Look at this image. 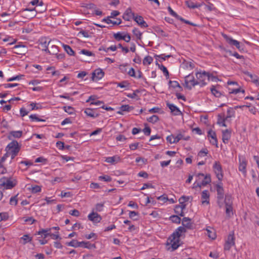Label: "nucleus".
Listing matches in <instances>:
<instances>
[{
	"instance_id": "30",
	"label": "nucleus",
	"mask_w": 259,
	"mask_h": 259,
	"mask_svg": "<svg viewBox=\"0 0 259 259\" xmlns=\"http://www.w3.org/2000/svg\"><path fill=\"white\" fill-rule=\"evenodd\" d=\"M14 48L17 49L16 53L18 54H24L26 51L25 46L23 45H16L14 47Z\"/></svg>"
},
{
	"instance_id": "26",
	"label": "nucleus",
	"mask_w": 259,
	"mask_h": 259,
	"mask_svg": "<svg viewBox=\"0 0 259 259\" xmlns=\"http://www.w3.org/2000/svg\"><path fill=\"white\" fill-rule=\"evenodd\" d=\"M230 137V132L228 130L223 131L222 140L224 143H227Z\"/></svg>"
},
{
	"instance_id": "22",
	"label": "nucleus",
	"mask_w": 259,
	"mask_h": 259,
	"mask_svg": "<svg viewBox=\"0 0 259 259\" xmlns=\"http://www.w3.org/2000/svg\"><path fill=\"white\" fill-rule=\"evenodd\" d=\"M23 132L21 131H11L9 133V135L8 136L9 140H12V137L14 138H20L22 136Z\"/></svg>"
},
{
	"instance_id": "35",
	"label": "nucleus",
	"mask_w": 259,
	"mask_h": 259,
	"mask_svg": "<svg viewBox=\"0 0 259 259\" xmlns=\"http://www.w3.org/2000/svg\"><path fill=\"white\" fill-rule=\"evenodd\" d=\"M153 61V59L152 57L150 56H147L144 58L143 61V64L144 65H150L151 64Z\"/></svg>"
},
{
	"instance_id": "38",
	"label": "nucleus",
	"mask_w": 259,
	"mask_h": 259,
	"mask_svg": "<svg viewBox=\"0 0 259 259\" xmlns=\"http://www.w3.org/2000/svg\"><path fill=\"white\" fill-rule=\"evenodd\" d=\"M210 91L211 93L216 97H220L221 96V93L213 85L211 87Z\"/></svg>"
},
{
	"instance_id": "45",
	"label": "nucleus",
	"mask_w": 259,
	"mask_h": 259,
	"mask_svg": "<svg viewBox=\"0 0 259 259\" xmlns=\"http://www.w3.org/2000/svg\"><path fill=\"white\" fill-rule=\"evenodd\" d=\"M159 120V117L157 115H153L147 119L149 122L153 123H156Z\"/></svg>"
},
{
	"instance_id": "39",
	"label": "nucleus",
	"mask_w": 259,
	"mask_h": 259,
	"mask_svg": "<svg viewBox=\"0 0 259 259\" xmlns=\"http://www.w3.org/2000/svg\"><path fill=\"white\" fill-rule=\"evenodd\" d=\"M225 203L226 205H232V198L230 195H226Z\"/></svg>"
},
{
	"instance_id": "1",
	"label": "nucleus",
	"mask_w": 259,
	"mask_h": 259,
	"mask_svg": "<svg viewBox=\"0 0 259 259\" xmlns=\"http://www.w3.org/2000/svg\"><path fill=\"white\" fill-rule=\"evenodd\" d=\"M187 229L183 226L178 228L176 231L172 233L171 236L167 239V244L171 245L172 251L177 249L180 246V237L182 233L186 232Z\"/></svg>"
},
{
	"instance_id": "10",
	"label": "nucleus",
	"mask_w": 259,
	"mask_h": 259,
	"mask_svg": "<svg viewBox=\"0 0 259 259\" xmlns=\"http://www.w3.org/2000/svg\"><path fill=\"white\" fill-rule=\"evenodd\" d=\"M104 75V72L102 69L98 68L95 70L92 73V80L97 81L101 79Z\"/></svg>"
},
{
	"instance_id": "36",
	"label": "nucleus",
	"mask_w": 259,
	"mask_h": 259,
	"mask_svg": "<svg viewBox=\"0 0 259 259\" xmlns=\"http://www.w3.org/2000/svg\"><path fill=\"white\" fill-rule=\"evenodd\" d=\"M20 239L23 241L22 244H25L27 242H30L32 241V238L31 237H29L28 235H24L21 237Z\"/></svg>"
},
{
	"instance_id": "43",
	"label": "nucleus",
	"mask_w": 259,
	"mask_h": 259,
	"mask_svg": "<svg viewBox=\"0 0 259 259\" xmlns=\"http://www.w3.org/2000/svg\"><path fill=\"white\" fill-rule=\"evenodd\" d=\"M114 38L117 41H119L120 40H123L124 35H122V33L119 32L116 33H114L113 34Z\"/></svg>"
},
{
	"instance_id": "6",
	"label": "nucleus",
	"mask_w": 259,
	"mask_h": 259,
	"mask_svg": "<svg viewBox=\"0 0 259 259\" xmlns=\"http://www.w3.org/2000/svg\"><path fill=\"white\" fill-rule=\"evenodd\" d=\"M21 146L19 145L18 142L16 140H13L6 147L5 150L7 152H12L14 150H16L17 153L20 150Z\"/></svg>"
},
{
	"instance_id": "15",
	"label": "nucleus",
	"mask_w": 259,
	"mask_h": 259,
	"mask_svg": "<svg viewBox=\"0 0 259 259\" xmlns=\"http://www.w3.org/2000/svg\"><path fill=\"white\" fill-rule=\"evenodd\" d=\"M223 36L228 44L232 46H235L239 50L240 49V42L238 41L233 39L226 34H223Z\"/></svg>"
},
{
	"instance_id": "23",
	"label": "nucleus",
	"mask_w": 259,
	"mask_h": 259,
	"mask_svg": "<svg viewBox=\"0 0 259 259\" xmlns=\"http://www.w3.org/2000/svg\"><path fill=\"white\" fill-rule=\"evenodd\" d=\"M84 113L87 114V116L96 118L99 116V114L96 112L93 109L91 108H87L84 110Z\"/></svg>"
},
{
	"instance_id": "55",
	"label": "nucleus",
	"mask_w": 259,
	"mask_h": 259,
	"mask_svg": "<svg viewBox=\"0 0 259 259\" xmlns=\"http://www.w3.org/2000/svg\"><path fill=\"white\" fill-rule=\"evenodd\" d=\"M51 229H47V230H45V229H42L41 230H40L38 232H37V234H44V238H46L48 235H50L49 233H47V232L51 230Z\"/></svg>"
},
{
	"instance_id": "28",
	"label": "nucleus",
	"mask_w": 259,
	"mask_h": 259,
	"mask_svg": "<svg viewBox=\"0 0 259 259\" xmlns=\"http://www.w3.org/2000/svg\"><path fill=\"white\" fill-rule=\"evenodd\" d=\"M23 12L24 11H28L31 12L30 14H28L27 15V17L29 19L33 18L35 17L36 15V11L35 10V8L33 9H29V8H26L23 10H22Z\"/></svg>"
},
{
	"instance_id": "58",
	"label": "nucleus",
	"mask_w": 259,
	"mask_h": 259,
	"mask_svg": "<svg viewBox=\"0 0 259 259\" xmlns=\"http://www.w3.org/2000/svg\"><path fill=\"white\" fill-rule=\"evenodd\" d=\"M99 179L100 180H104L106 182H110L111 181V177L107 175L100 176L99 177Z\"/></svg>"
},
{
	"instance_id": "19",
	"label": "nucleus",
	"mask_w": 259,
	"mask_h": 259,
	"mask_svg": "<svg viewBox=\"0 0 259 259\" xmlns=\"http://www.w3.org/2000/svg\"><path fill=\"white\" fill-rule=\"evenodd\" d=\"M239 170L241 171L243 174H246V167L247 165V162L245 158L242 157L241 158L239 157Z\"/></svg>"
},
{
	"instance_id": "34",
	"label": "nucleus",
	"mask_w": 259,
	"mask_h": 259,
	"mask_svg": "<svg viewBox=\"0 0 259 259\" xmlns=\"http://www.w3.org/2000/svg\"><path fill=\"white\" fill-rule=\"evenodd\" d=\"M68 246H72L74 247H80V243L76 240H72L69 242L66 243Z\"/></svg>"
},
{
	"instance_id": "11",
	"label": "nucleus",
	"mask_w": 259,
	"mask_h": 259,
	"mask_svg": "<svg viewBox=\"0 0 259 259\" xmlns=\"http://www.w3.org/2000/svg\"><path fill=\"white\" fill-rule=\"evenodd\" d=\"M51 40L48 41L46 38H42L39 40V48L45 52L49 51V47Z\"/></svg>"
},
{
	"instance_id": "37",
	"label": "nucleus",
	"mask_w": 259,
	"mask_h": 259,
	"mask_svg": "<svg viewBox=\"0 0 259 259\" xmlns=\"http://www.w3.org/2000/svg\"><path fill=\"white\" fill-rule=\"evenodd\" d=\"M211 182V178L210 175H206L204 178V180L201 182L202 186H206Z\"/></svg>"
},
{
	"instance_id": "46",
	"label": "nucleus",
	"mask_w": 259,
	"mask_h": 259,
	"mask_svg": "<svg viewBox=\"0 0 259 259\" xmlns=\"http://www.w3.org/2000/svg\"><path fill=\"white\" fill-rule=\"evenodd\" d=\"M229 93L230 94H237L238 93H239V92H242L243 93H244L245 92V91L244 90H241V89L239 88H237V89H229Z\"/></svg>"
},
{
	"instance_id": "48",
	"label": "nucleus",
	"mask_w": 259,
	"mask_h": 259,
	"mask_svg": "<svg viewBox=\"0 0 259 259\" xmlns=\"http://www.w3.org/2000/svg\"><path fill=\"white\" fill-rule=\"evenodd\" d=\"M159 68L163 71V73L167 78L169 77V73L167 68L163 65H158Z\"/></svg>"
},
{
	"instance_id": "29",
	"label": "nucleus",
	"mask_w": 259,
	"mask_h": 259,
	"mask_svg": "<svg viewBox=\"0 0 259 259\" xmlns=\"http://www.w3.org/2000/svg\"><path fill=\"white\" fill-rule=\"evenodd\" d=\"M110 18V17H107L106 18L103 19V21L106 22L107 24L112 23L114 25H119L121 23L120 19H117L116 21H112Z\"/></svg>"
},
{
	"instance_id": "2",
	"label": "nucleus",
	"mask_w": 259,
	"mask_h": 259,
	"mask_svg": "<svg viewBox=\"0 0 259 259\" xmlns=\"http://www.w3.org/2000/svg\"><path fill=\"white\" fill-rule=\"evenodd\" d=\"M198 84L201 87L204 86L207 84L206 81H209L210 78V74L206 71L198 72L196 73Z\"/></svg>"
},
{
	"instance_id": "40",
	"label": "nucleus",
	"mask_w": 259,
	"mask_h": 259,
	"mask_svg": "<svg viewBox=\"0 0 259 259\" xmlns=\"http://www.w3.org/2000/svg\"><path fill=\"white\" fill-rule=\"evenodd\" d=\"M170 220L172 222L176 224H180L181 221L180 217H179L178 215H171L170 217Z\"/></svg>"
},
{
	"instance_id": "31",
	"label": "nucleus",
	"mask_w": 259,
	"mask_h": 259,
	"mask_svg": "<svg viewBox=\"0 0 259 259\" xmlns=\"http://www.w3.org/2000/svg\"><path fill=\"white\" fill-rule=\"evenodd\" d=\"M105 161L108 163H116L120 161V157L117 156L109 157L106 158Z\"/></svg>"
},
{
	"instance_id": "14",
	"label": "nucleus",
	"mask_w": 259,
	"mask_h": 259,
	"mask_svg": "<svg viewBox=\"0 0 259 259\" xmlns=\"http://www.w3.org/2000/svg\"><path fill=\"white\" fill-rule=\"evenodd\" d=\"M183 226L187 229L192 230L194 228V224L191 222V219L188 217H184L182 220Z\"/></svg>"
},
{
	"instance_id": "17",
	"label": "nucleus",
	"mask_w": 259,
	"mask_h": 259,
	"mask_svg": "<svg viewBox=\"0 0 259 259\" xmlns=\"http://www.w3.org/2000/svg\"><path fill=\"white\" fill-rule=\"evenodd\" d=\"M166 106L170 110V112L173 115H179L181 114V112L179 109L174 104H171L168 102H166Z\"/></svg>"
},
{
	"instance_id": "16",
	"label": "nucleus",
	"mask_w": 259,
	"mask_h": 259,
	"mask_svg": "<svg viewBox=\"0 0 259 259\" xmlns=\"http://www.w3.org/2000/svg\"><path fill=\"white\" fill-rule=\"evenodd\" d=\"M207 134L208 138L209 139L210 138H211V139H209L210 143L212 145H215L216 147H218V140L217 139L215 133L211 130H210L208 132Z\"/></svg>"
},
{
	"instance_id": "44",
	"label": "nucleus",
	"mask_w": 259,
	"mask_h": 259,
	"mask_svg": "<svg viewBox=\"0 0 259 259\" xmlns=\"http://www.w3.org/2000/svg\"><path fill=\"white\" fill-rule=\"evenodd\" d=\"M133 33L134 34L135 36L137 37L138 39H141V36L142 35V33L141 32L138 28H135L133 31Z\"/></svg>"
},
{
	"instance_id": "5",
	"label": "nucleus",
	"mask_w": 259,
	"mask_h": 259,
	"mask_svg": "<svg viewBox=\"0 0 259 259\" xmlns=\"http://www.w3.org/2000/svg\"><path fill=\"white\" fill-rule=\"evenodd\" d=\"M189 136L184 137V136L181 134H178L177 136L175 137L173 135H171L166 137V140L170 144L177 143L179 142L181 140L183 139L185 141H187L189 139Z\"/></svg>"
},
{
	"instance_id": "51",
	"label": "nucleus",
	"mask_w": 259,
	"mask_h": 259,
	"mask_svg": "<svg viewBox=\"0 0 259 259\" xmlns=\"http://www.w3.org/2000/svg\"><path fill=\"white\" fill-rule=\"evenodd\" d=\"M155 58H159V59H161L163 60H165L166 58H169L170 57H171V55H165L164 54H161V55H155Z\"/></svg>"
},
{
	"instance_id": "64",
	"label": "nucleus",
	"mask_w": 259,
	"mask_h": 259,
	"mask_svg": "<svg viewBox=\"0 0 259 259\" xmlns=\"http://www.w3.org/2000/svg\"><path fill=\"white\" fill-rule=\"evenodd\" d=\"M143 131L145 135L150 136L151 133V129L149 127L146 126L143 130Z\"/></svg>"
},
{
	"instance_id": "42",
	"label": "nucleus",
	"mask_w": 259,
	"mask_h": 259,
	"mask_svg": "<svg viewBox=\"0 0 259 259\" xmlns=\"http://www.w3.org/2000/svg\"><path fill=\"white\" fill-rule=\"evenodd\" d=\"M235 116V111L233 108H230L227 110V115L226 117V119H227L228 118H231L234 117Z\"/></svg>"
},
{
	"instance_id": "12",
	"label": "nucleus",
	"mask_w": 259,
	"mask_h": 259,
	"mask_svg": "<svg viewBox=\"0 0 259 259\" xmlns=\"http://www.w3.org/2000/svg\"><path fill=\"white\" fill-rule=\"evenodd\" d=\"M216 189L218 195L217 198L218 200V203H219V201L223 199L224 195V190L223 187V183L221 181L216 185Z\"/></svg>"
},
{
	"instance_id": "54",
	"label": "nucleus",
	"mask_w": 259,
	"mask_h": 259,
	"mask_svg": "<svg viewBox=\"0 0 259 259\" xmlns=\"http://www.w3.org/2000/svg\"><path fill=\"white\" fill-rule=\"evenodd\" d=\"M17 196H18V194L15 195V196L11 198L10 200V204L11 205H17V202H18V200L17 199Z\"/></svg>"
},
{
	"instance_id": "27",
	"label": "nucleus",
	"mask_w": 259,
	"mask_h": 259,
	"mask_svg": "<svg viewBox=\"0 0 259 259\" xmlns=\"http://www.w3.org/2000/svg\"><path fill=\"white\" fill-rule=\"evenodd\" d=\"M80 243V247H83L88 249L95 248L96 245L95 244H91L88 241H81L79 242Z\"/></svg>"
},
{
	"instance_id": "49",
	"label": "nucleus",
	"mask_w": 259,
	"mask_h": 259,
	"mask_svg": "<svg viewBox=\"0 0 259 259\" xmlns=\"http://www.w3.org/2000/svg\"><path fill=\"white\" fill-rule=\"evenodd\" d=\"M115 83L117 84V87L121 88L127 87L129 85V83L126 81H123L120 82H116Z\"/></svg>"
},
{
	"instance_id": "13",
	"label": "nucleus",
	"mask_w": 259,
	"mask_h": 259,
	"mask_svg": "<svg viewBox=\"0 0 259 259\" xmlns=\"http://www.w3.org/2000/svg\"><path fill=\"white\" fill-rule=\"evenodd\" d=\"M88 218L90 221L96 223L100 222L102 220L101 215L94 212V210H93V211L88 215Z\"/></svg>"
},
{
	"instance_id": "32",
	"label": "nucleus",
	"mask_w": 259,
	"mask_h": 259,
	"mask_svg": "<svg viewBox=\"0 0 259 259\" xmlns=\"http://www.w3.org/2000/svg\"><path fill=\"white\" fill-rule=\"evenodd\" d=\"M186 5L187 6L191 9H195L200 7V4H195L191 1H187L185 2Z\"/></svg>"
},
{
	"instance_id": "56",
	"label": "nucleus",
	"mask_w": 259,
	"mask_h": 259,
	"mask_svg": "<svg viewBox=\"0 0 259 259\" xmlns=\"http://www.w3.org/2000/svg\"><path fill=\"white\" fill-rule=\"evenodd\" d=\"M104 207V203H97L96 205L95 208L94 209L97 211H101Z\"/></svg>"
},
{
	"instance_id": "9",
	"label": "nucleus",
	"mask_w": 259,
	"mask_h": 259,
	"mask_svg": "<svg viewBox=\"0 0 259 259\" xmlns=\"http://www.w3.org/2000/svg\"><path fill=\"white\" fill-rule=\"evenodd\" d=\"M0 185L5 187L7 189H10L13 188L16 185V183H13L10 179L3 177L0 179Z\"/></svg>"
},
{
	"instance_id": "41",
	"label": "nucleus",
	"mask_w": 259,
	"mask_h": 259,
	"mask_svg": "<svg viewBox=\"0 0 259 259\" xmlns=\"http://www.w3.org/2000/svg\"><path fill=\"white\" fill-rule=\"evenodd\" d=\"M169 86L174 89H175L176 88H179L180 89H182L181 86L180 85V84L178 83L177 81H169Z\"/></svg>"
},
{
	"instance_id": "7",
	"label": "nucleus",
	"mask_w": 259,
	"mask_h": 259,
	"mask_svg": "<svg viewBox=\"0 0 259 259\" xmlns=\"http://www.w3.org/2000/svg\"><path fill=\"white\" fill-rule=\"evenodd\" d=\"M235 245V237L234 232L230 233L228 236L227 240L226 241L224 246V249L229 250L232 246Z\"/></svg>"
},
{
	"instance_id": "18",
	"label": "nucleus",
	"mask_w": 259,
	"mask_h": 259,
	"mask_svg": "<svg viewBox=\"0 0 259 259\" xmlns=\"http://www.w3.org/2000/svg\"><path fill=\"white\" fill-rule=\"evenodd\" d=\"M135 14L132 11L131 8H128L124 13L122 18L125 21H130L132 18L134 19Z\"/></svg>"
},
{
	"instance_id": "62",
	"label": "nucleus",
	"mask_w": 259,
	"mask_h": 259,
	"mask_svg": "<svg viewBox=\"0 0 259 259\" xmlns=\"http://www.w3.org/2000/svg\"><path fill=\"white\" fill-rule=\"evenodd\" d=\"M29 117L30 118H31L32 120H36V121H45V120L44 119H41L40 118H39L35 114H32V115H30L29 116Z\"/></svg>"
},
{
	"instance_id": "21",
	"label": "nucleus",
	"mask_w": 259,
	"mask_h": 259,
	"mask_svg": "<svg viewBox=\"0 0 259 259\" xmlns=\"http://www.w3.org/2000/svg\"><path fill=\"white\" fill-rule=\"evenodd\" d=\"M201 199L202 204H204L205 203L208 204L209 203V194L207 190H204L201 193Z\"/></svg>"
},
{
	"instance_id": "20",
	"label": "nucleus",
	"mask_w": 259,
	"mask_h": 259,
	"mask_svg": "<svg viewBox=\"0 0 259 259\" xmlns=\"http://www.w3.org/2000/svg\"><path fill=\"white\" fill-rule=\"evenodd\" d=\"M134 20L142 27L146 28L148 26L141 16H135Z\"/></svg>"
},
{
	"instance_id": "3",
	"label": "nucleus",
	"mask_w": 259,
	"mask_h": 259,
	"mask_svg": "<svg viewBox=\"0 0 259 259\" xmlns=\"http://www.w3.org/2000/svg\"><path fill=\"white\" fill-rule=\"evenodd\" d=\"M196 85H198L197 79H195L194 77L189 74L185 77V83L184 86L189 90H191L192 87H195Z\"/></svg>"
},
{
	"instance_id": "52",
	"label": "nucleus",
	"mask_w": 259,
	"mask_h": 259,
	"mask_svg": "<svg viewBox=\"0 0 259 259\" xmlns=\"http://www.w3.org/2000/svg\"><path fill=\"white\" fill-rule=\"evenodd\" d=\"M80 53L88 56H95V54L92 52L85 49L82 50L80 51Z\"/></svg>"
},
{
	"instance_id": "47",
	"label": "nucleus",
	"mask_w": 259,
	"mask_h": 259,
	"mask_svg": "<svg viewBox=\"0 0 259 259\" xmlns=\"http://www.w3.org/2000/svg\"><path fill=\"white\" fill-rule=\"evenodd\" d=\"M233 207L232 205H226V213L229 217L232 214Z\"/></svg>"
},
{
	"instance_id": "8",
	"label": "nucleus",
	"mask_w": 259,
	"mask_h": 259,
	"mask_svg": "<svg viewBox=\"0 0 259 259\" xmlns=\"http://www.w3.org/2000/svg\"><path fill=\"white\" fill-rule=\"evenodd\" d=\"M167 9H168V12H169L170 15H172V16L175 17L177 19L180 20L181 21H182L186 24H189V25H192L193 26H197V24H194L192 22H191L189 21L183 19L182 17H180L175 11H174L172 10V9L170 7H168Z\"/></svg>"
},
{
	"instance_id": "25",
	"label": "nucleus",
	"mask_w": 259,
	"mask_h": 259,
	"mask_svg": "<svg viewBox=\"0 0 259 259\" xmlns=\"http://www.w3.org/2000/svg\"><path fill=\"white\" fill-rule=\"evenodd\" d=\"M134 107L130 106L128 105H123L120 107V110L117 111V113L119 114H123L122 112L123 111H131L134 109Z\"/></svg>"
},
{
	"instance_id": "33",
	"label": "nucleus",
	"mask_w": 259,
	"mask_h": 259,
	"mask_svg": "<svg viewBox=\"0 0 259 259\" xmlns=\"http://www.w3.org/2000/svg\"><path fill=\"white\" fill-rule=\"evenodd\" d=\"M64 49L66 53L70 56H74V52L71 49V48L67 45H63Z\"/></svg>"
},
{
	"instance_id": "63",
	"label": "nucleus",
	"mask_w": 259,
	"mask_h": 259,
	"mask_svg": "<svg viewBox=\"0 0 259 259\" xmlns=\"http://www.w3.org/2000/svg\"><path fill=\"white\" fill-rule=\"evenodd\" d=\"M85 238L87 239H90L92 238H95V239H96L97 238V236L95 233H91L89 235H85Z\"/></svg>"
},
{
	"instance_id": "57",
	"label": "nucleus",
	"mask_w": 259,
	"mask_h": 259,
	"mask_svg": "<svg viewBox=\"0 0 259 259\" xmlns=\"http://www.w3.org/2000/svg\"><path fill=\"white\" fill-rule=\"evenodd\" d=\"M9 218V215L7 212L0 213V222L3 220H7Z\"/></svg>"
},
{
	"instance_id": "60",
	"label": "nucleus",
	"mask_w": 259,
	"mask_h": 259,
	"mask_svg": "<svg viewBox=\"0 0 259 259\" xmlns=\"http://www.w3.org/2000/svg\"><path fill=\"white\" fill-rule=\"evenodd\" d=\"M64 110L65 112L68 113L69 114H71L73 113V108L71 106H64L63 107Z\"/></svg>"
},
{
	"instance_id": "59",
	"label": "nucleus",
	"mask_w": 259,
	"mask_h": 259,
	"mask_svg": "<svg viewBox=\"0 0 259 259\" xmlns=\"http://www.w3.org/2000/svg\"><path fill=\"white\" fill-rule=\"evenodd\" d=\"M205 8L210 12L215 10L213 5L210 3H208V5H205Z\"/></svg>"
},
{
	"instance_id": "53",
	"label": "nucleus",
	"mask_w": 259,
	"mask_h": 259,
	"mask_svg": "<svg viewBox=\"0 0 259 259\" xmlns=\"http://www.w3.org/2000/svg\"><path fill=\"white\" fill-rule=\"evenodd\" d=\"M180 204L181 205H178V206L181 207V208H180V212H181L180 216L183 217L184 215V213L183 212V209L186 208V205L185 204H184V202L183 201H180Z\"/></svg>"
},
{
	"instance_id": "50",
	"label": "nucleus",
	"mask_w": 259,
	"mask_h": 259,
	"mask_svg": "<svg viewBox=\"0 0 259 259\" xmlns=\"http://www.w3.org/2000/svg\"><path fill=\"white\" fill-rule=\"evenodd\" d=\"M31 190L32 193H36L41 191V187L39 186L35 185L34 186H32Z\"/></svg>"
},
{
	"instance_id": "4",
	"label": "nucleus",
	"mask_w": 259,
	"mask_h": 259,
	"mask_svg": "<svg viewBox=\"0 0 259 259\" xmlns=\"http://www.w3.org/2000/svg\"><path fill=\"white\" fill-rule=\"evenodd\" d=\"M213 169L218 180L221 181L223 178V174L222 167L219 162H214L213 165Z\"/></svg>"
},
{
	"instance_id": "61",
	"label": "nucleus",
	"mask_w": 259,
	"mask_h": 259,
	"mask_svg": "<svg viewBox=\"0 0 259 259\" xmlns=\"http://www.w3.org/2000/svg\"><path fill=\"white\" fill-rule=\"evenodd\" d=\"M80 34H81L83 35L84 37H89L90 36V35L89 34V32L88 31H86L85 30H81L79 32L77 35H79Z\"/></svg>"
},
{
	"instance_id": "24",
	"label": "nucleus",
	"mask_w": 259,
	"mask_h": 259,
	"mask_svg": "<svg viewBox=\"0 0 259 259\" xmlns=\"http://www.w3.org/2000/svg\"><path fill=\"white\" fill-rule=\"evenodd\" d=\"M49 47L50 48V50L49 49V51H47V52L52 55L57 54V53L58 52V47L56 45H54L52 41H51V44H50Z\"/></svg>"
}]
</instances>
